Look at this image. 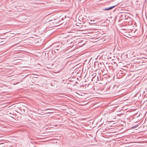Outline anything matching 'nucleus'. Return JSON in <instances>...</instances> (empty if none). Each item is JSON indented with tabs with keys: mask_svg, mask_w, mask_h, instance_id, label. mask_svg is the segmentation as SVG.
<instances>
[{
	"mask_svg": "<svg viewBox=\"0 0 147 147\" xmlns=\"http://www.w3.org/2000/svg\"><path fill=\"white\" fill-rule=\"evenodd\" d=\"M119 15L120 17L121 18V19H128L129 17L127 15V14L125 13H121L119 14Z\"/></svg>",
	"mask_w": 147,
	"mask_h": 147,
	"instance_id": "obj_1",
	"label": "nucleus"
},
{
	"mask_svg": "<svg viewBox=\"0 0 147 147\" xmlns=\"http://www.w3.org/2000/svg\"><path fill=\"white\" fill-rule=\"evenodd\" d=\"M92 81H93L94 80V81L95 82L96 81V80H95V79L96 78H98V76H97L96 75V73H94L92 75Z\"/></svg>",
	"mask_w": 147,
	"mask_h": 147,
	"instance_id": "obj_2",
	"label": "nucleus"
},
{
	"mask_svg": "<svg viewBox=\"0 0 147 147\" xmlns=\"http://www.w3.org/2000/svg\"><path fill=\"white\" fill-rule=\"evenodd\" d=\"M116 6V5H115V6H111L109 8H106L103 9V10L104 11H107V10H111V9H113V8L114 7Z\"/></svg>",
	"mask_w": 147,
	"mask_h": 147,
	"instance_id": "obj_3",
	"label": "nucleus"
},
{
	"mask_svg": "<svg viewBox=\"0 0 147 147\" xmlns=\"http://www.w3.org/2000/svg\"><path fill=\"white\" fill-rule=\"evenodd\" d=\"M62 44L61 43H56L55 44V47L56 48H58L60 47V48H61L62 46Z\"/></svg>",
	"mask_w": 147,
	"mask_h": 147,
	"instance_id": "obj_4",
	"label": "nucleus"
},
{
	"mask_svg": "<svg viewBox=\"0 0 147 147\" xmlns=\"http://www.w3.org/2000/svg\"><path fill=\"white\" fill-rule=\"evenodd\" d=\"M60 48V47H59L58 48H56V50H60L61 51L62 49H61L60 48Z\"/></svg>",
	"mask_w": 147,
	"mask_h": 147,
	"instance_id": "obj_5",
	"label": "nucleus"
},
{
	"mask_svg": "<svg viewBox=\"0 0 147 147\" xmlns=\"http://www.w3.org/2000/svg\"><path fill=\"white\" fill-rule=\"evenodd\" d=\"M95 80H96V81H97L98 80H99V77H98V78H96L95 79Z\"/></svg>",
	"mask_w": 147,
	"mask_h": 147,
	"instance_id": "obj_6",
	"label": "nucleus"
},
{
	"mask_svg": "<svg viewBox=\"0 0 147 147\" xmlns=\"http://www.w3.org/2000/svg\"><path fill=\"white\" fill-rule=\"evenodd\" d=\"M138 126L137 125H135L133 127L134 128H136Z\"/></svg>",
	"mask_w": 147,
	"mask_h": 147,
	"instance_id": "obj_7",
	"label": "nucleus"
},
{
	"mask_svg": "<svg viewBox=\"0 0 147 147\" xmlns=\"http://www.w3.org/2000/svg\"><path fill=\"white\" fill-rule=\"evenodd\" d=\"M31 142L32 143V144H33L34 143H35V142Z\"/></svg>",
	"mask_w": 147,
	"mask_h": 147,
	"instance_id": "obj_8",
	"label": "nucleus"
},
{
	"mask_svg": "<svg viewBox=\"0 0 147 147\" xmlns=\"http://www.w3.org/2000/svg\"><path fill=\"white\" fill-rule=\"evenodd\" d=\"M53 113V112H47V113Z\"/></svg>",
	"mask_w": 147,
	"mask_h": 147,
	"instance_id": "obj_9",
	"label": "nucleus"
},
{
	"mask_svg": "<svg viewBox=\"0 0 147 147\" xmlns=\"http://www.w3.org/2000/svg\"><path fill=\"white\" fill-rule=\"evenodd\" d=\"M50 109H47L46 110H50Z\"/></svg>",
	"mask_w": 147,
	"mask_h": 147,
	"instance_id": "obj_10",
	"label": "nucleus"
},
{
	"mask_svg": "<svg viewBox=\"0 0 147 147\" xmlns=\"http://www.w3.org/2000/svg\"><path fill=\"white\" fill-rule=\"evenodd\" d=\"M96 63H94V66H95L96 65Z\"/></svg>",
	"mask_w": 147,
	"mask_h": 147,
	"instance_id": "obj_11",
	"label": "nucleus"
},
{
	"mask_svg": "<svg viewBox=\"0 0 147 147\" xmlns=\"http://www.w3.org/2000/svg\"><path fill=\"white\" fill-rule=\"evenodd\" d=\"M34 147H36V146H35Z\"/></svg>",
	"mask_w": 147,
	"mask_h": 147,
	"instance_id": "obj_12",
	"label": "nucleus"
}]
</instances>
